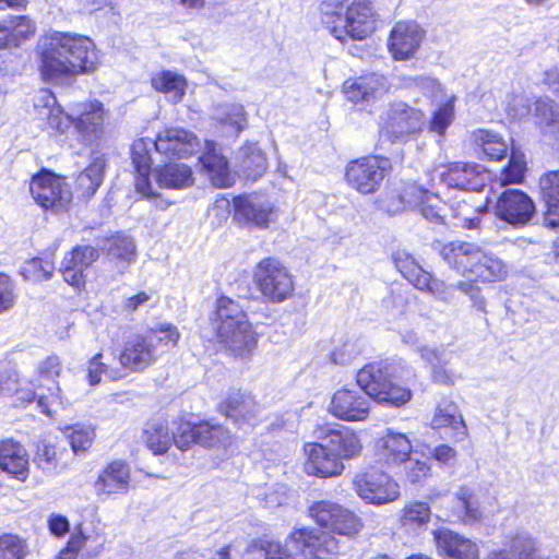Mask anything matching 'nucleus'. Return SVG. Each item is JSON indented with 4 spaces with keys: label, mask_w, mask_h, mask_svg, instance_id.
Instances as JSON below:
<instances>
[{
    "label": "nucleus",
    "mask_w": 559,
    "mask_h": 559,
    "mask_svg": "<svg viewBox=\"0 0 559 559\" xmlns=\"http://www.w3.org/2000/svg\"><path fill=\"white\" fill-rule=\"evenodd\" d=\"M392 261L397 271L416 288L426 286L427 274L416 260L405 250H397L392 254Z\"/></svg>",
    "instance_id": "obj_47"
},
{
    "label": "nucleus",
    "mask_w": 559,
    "mask_h": 559,
    "mask_svg": "<svg viewBox=\"0 0 559 559\" xmlns=\"http://www.w3.org/2000/svg\"><path fill=\"white\" fill-rule=\"evenodd\" d=\"M426 286H418L417 289L424 290L432 295L436 299L451 302L454 298V285H449L445 282L435 278L432 274H427Z\"/></svg>",
    "instance_id": "obj_55"
},
{
    "label": "nucleus",
    "mask_w": 559,
    "mask_h": 559,
    "mask_svg": "<svg viewBox=\"0 0 559 559\" xmlns=\"http://www.w3.org/2000/svg\"><path fill=\"white\" fill-rule=\"evenodd\" d=\"M369 399L358 390L342 389L334 393L329 411L338 419L358 421L367 418Z\"/></svg>",
    "instance_id": "obj_24"
},
{
    "label": "nucleus",
    "mask_w": 559,
    "mask_h": 559,
    "mask_svg": "<svg viewBox=\"0 0 559 559\" xmlns=\"http://www.w3.org/2000/svg\"><path fill=\"white\" fill-rule=\"evenodd\" d=\"M99 61L93 40L86 36L50 32L40 53V72L45 80L88 73Z\"/></svg>",
    "instance_id": "obj_1"
},
{
    "label": "nucleus",
    "mask_w": 559,
    "mask_h": 559,
    "mask_svg": "<svg viewBox=\"0 0 559 559\" xmlns=\"http://www.w3.org/2000/svg\"><path fill=\"white\" fill-rule=\"evenodd\" d=\"M180 338L178 329L171 324H160L142 334L127 338L119 355L121 368L140 372L152 366L157 358L175 348Z\"/></svg>",
    "instance_id": "obj_5"
},
{
    "label": "nucleus",
    "mask_w": 559,
    "mask_h": 559,
    "mask_svg": "<svg viewBox=\"0 0 559 559\" xmlns=\"http://www.w3.org/2000/svg\"><path fill=\"white\" fill-rule=\"evenodd\" d=\"M16 300L15 285L4 273H0V313L13 308Z\"/></svg>",
    "instance_id": "obj_59"
},
{
    "label": "nucleus",
    "mask_w": 559,
    "mask_h": 559,
    "mask_svg": "<svg viewBox=\"0 0 559 559\" xmlns=\"http://www.w3.org/2000/svg\"><path fill=\"white\" fill-rule=\"evenodd\" d=\"M412 442L406 435L388 430L377 443V455L388 465H400L412 453Z\"/></svg>",
    "instance_id": "obj_32"
},
{
    "label": "nucleus",
    "mask_w": 559,
    "mask_h": 559,
    "mask_svg": "<svg viewBox=\"0 0 559 559\" xmlns=\"http://www.w3.org/2000/svg\"><path fill=\"white\" fill-rule=\"evenodd\" d=\"M440 203L439 199L435 200H425L418 206L420 214L429 222L441 224L443 223L444 215L441 213L442 209L438 206Z\"/></svg>",
    "instance_id": "obj_63"
},
{
    "label": "nucleus",
    "mask_w": 559,
    "mask_h": 559,
    "mask_svg": "<svg viewBox=\"0 0 559 559\" xmlns=\"http://www.w3.org/2000/svg\"><path fill=\"white\" fill-rule=\"evenodd\" d=\"M309 514L322 527L338 535L352 536L360 530L359 519L349 510L331 501H318L309 508Z\"/></svg>",
    "instance_id": "obj_17"
},
{
    "label": "nucleus",
    "mask_w": 559,
    "mask_h": 559,
    "mask_svg": "<svg viewBox=\"0 0 559 559\" xmlns=\"http://www.w3.org/2000/svg\"><path fill=\"white\" fill-rule=\"evenodd\" d=\"M316 433L318 440L324 441L328 449L341 462L354 459L361 451L362 447L358 436L347 427H321Z\"/></svg>",
    "instance_id": "obj_25"
},
{
    "label": "nucleus",
    "mask_w": 559,
    "mask_h": 559,
    "mask_svg": "<svg viewBox=\"0 0 559 559\" xmlns=\"http://www.w3.org/2000/svg\"><path fill=\"white\" fill-rule=\"evenodd\" d=\"M143 442L154 454L167 452L173 444L171 432L166 420L153 419L146 423L142 433Z\"/></svg>",
    "instance_id": "obj_43"
},
{
    "label": "nucleus",
    "mask_w": 559,
    "mask_h": 559,
    "mask_svg": "<svg viewBox=\"0 0 559 559\" xmlns=\"http://www.w3.org/2000/svg\"><path fill=\"white\" fill-rule=\"evenodd\" d=\"M405 463V477L412 484H420L430 475V466L426 461L412 459L411 455Z\"/></svg>",
    "instance_id": "obj_58"
},
{
    "label": "nucleus",
    "mask_w": 559,
    "mask_h": 559,
    "mask_svg": "<svg viewBox=\"0 0 559 559\" xmlns=\"http://www.w3.org/2000/svg\"><path fill=\"white\" fill-rule=\"evenodd\" d=\"M130 469L123 461L111 462L95 481L97 495L110 496L129 489Z\"/></svg>",
    "instance_id": "obj_34"
},
{
    "label": "nucleus",
    "mask_w": 559,
    "mask_h": 559,
    "mask_svg": "<svg viewBox=\"0 0 559 559\" xmlns=\"http://www.w3.org/2000/svg\"><path fill=\"white\" fill-rule=\"evenodd\" d=\"M433 429L451 428L453 430L452 438L455 441H462L467 436V428L457 405L450 400H442L435 412L431 420Z\"/></svg>",
    "instance_id": "obj_36"
},
{
    "label": "nucleus",
    "mask_w": 559,
    "mask_h": 559,
    "mask_svg": "<svg viewBox=\"0 0 559 559\" xmlns=\"http://www.w3.org/2000/svg\"><path fill=\"white\" fill-rule=\"evenodd\" d=\"M90 165L76 178V188L82 197L90 198L95 194L103 182L106 160L104 154L92 151Z\"/></svg>",
    "instance_id": "obj_39"
},
{
    "label": "nucleus",
    "mask_w": 559,
    "mask_h": 559,
    "mask_svg": "<svg viewBox=\"0 0 559 559\" xmlns=\"http://www.w3.org/2000/svg\"><path fill=\"white\" fill-rule=\"evenodd\" d=\"M239 167L247 178L257 180L267 168L266 158L257 144H246L238 152Z\"/></svg>",
    "instance_id": "obj_45"
},
{
    "label": "nucleus",
    "mask_w": 559,
    "mask_h": 559,
    "mask_svg": "<svg viewBox=\"0 0 559 559\" xmlns=\"http://www.w3.org/2000/svg\"><path fill=\"white\" fill-rule=\"evenodd\" d=\"M356 493L367 503L382 506L399 499L400 485L376 468L357 474L353 479Z\"/></svg>",
    "instance_id": "obj_12"
},
{
    "label": "nucleus",
    "mask_w": 559,
    "mask_h": 559,
    "mask_svg": "<svg viewBox=\"0 0 559 559\" xmlns=\"http://www.w3.org/2000/svg\"><path fill=\"white\" fill-rule=\"evenodd\" d=\"M5 24L13 47L20 46L22 41L28 39L35 33V24L27 16H15L5 20Z\"/></svg>",
    "instance_id": "obj_53"
},
{
    "label": "nucleus",
    "mask_w": 559,
    "mask_h": 559,
    "mask_svg": "<svg viewBox=\"0 0 559 559\" xmlns=\"http://www.w3.org/2000/svg\"><path fill=\"white\" fill-rule=\"evenodd\" d=\"M155 148V141L148 138L135 140L131 145V158L135 169L136 191L146 198H157L153 193L150 182V170L152 166L151 150Z\"/></svg>",
    "instance_id": "obj_28"
},
{
    "label": "nucleus",
    "mask_w": 559,
    "mask_h": 559,
    "mask_svg": "<svg viewBox=\"0 0 559 559\" xmlns=\"http://www.w3.org/2000/svg\"><path fill=\"white\" fill-rule=\"evenodd\" d=\"M454 217L462 221V227L466 228H475L479 222L478 216L472 215L480 213L481 210L479 207L472 206L466 201L459 202L456 206L452 207Z\"/></svg>",
    "instance_id": "obj_60"
},
{
    "label": "nucleus",
    "mask_w": 559,
    "mask_h": 559,
    "mask_svg": "<svg viewBox=\"0 0 559 559\" xmlns=\"http://www.w3.org/2000/svg\"><path fill=\"white\" fill-rule=\"evenodd\" d=\"M234 219L242 227L267 228L274 222L276 212L274 205L257 194H246L234 198Z\"/></svg>",
    "instance_id": "obj_16"
},
{
    "label": "nucleus",
    "mask_w": 559,
    "mask_h": 559,
    "mask_svg": "<svg viewBox=\"0 0 559 559\" xmlns=\"http://www.w3.org/2000/svg\"><path fill=\"white\" fill-rule=\"evenodd\" d=\"M424 34L415 22H400L391 31L389 50L396 60H406L419 48Z\"/></svg>",
    "instance_id": "obj_26"
},
{
    "label": "nucleus",
    "mask_w": 559,
    "mask_h": 559,
    "mask_svg": "<svg viewBox=\"0 0 559 559\" xmlns=\"http://www.w3.org/2000/svg\"><path fill=\"white\" fill-rule=\"evenodd\" d=\"M438 552L444 559H478V546L472 539L450 530L433 533Z\"/></svg>",
    "instance_id": "obj_27"
},
{
    "label": "nucleus",
    "mask_w": 559,
    "mask_h": 559,
    "mask_svg": "<svg viewBox=\"0 0 559 559\" xmlns=\"http://www.w3.org/2000/svg\"><path fill=\"white\" fill-rule=\"evenodd\" d=\"M19 372L10 362H0V395H12L19 391Z\"/></svg>",
    "instance_id": "obj_56"
},
{
    "label": "nucleus",
    "mask_w": 559,
    "mask_h": 559,
    "mask_svg": "<svg viewBox=\"0 0 559 559\" xmlns=\"http://www.w3.org/2000/svg\"><path fill=\"white\" fill-rule=\"evenodd\" d=\"M201 163L207 169L214 186L219 188L229 187L233 178L229 171L228 162L225 156L216 151V143L205 142V151L200 157Z\"/></svg>",
    "instance_id": "obj_37"
},
{
    "label": "nucleus",
    "mask_w": 559,
    "mask_h": 559,
    "mask_svg": "<svg viewBox=\"0 0 559 559\" xmlns=\"http://www.w3.org/2000/svg\"><path fill=\"white\" fill-rule=\"evenodd\" d=\"M338 542L330 532L299 528L286 539L284 546L277 542L252 543L248 546L243 559H324L337 554Z\"/></svg>",
    "instance_id": "obj_4"
},
{
    "label": "nucleus",
    "mask_w": 559,
    "mask_h": 559,
    "mask_svg": "<svg viewBox=\"0 0 559 559\" xmlns=\"http://www.w3.org/2000/svg\"><path fill=\"white\" fill-rule=\"evenodd\" d=\"M98 251L91 246H78L61 262L60 272L63 280L79 287L83 284L84 271L98 259Z\"/></svg>",
    "instance_id": "obj_29"
},
{
    "label": "nucleus",
    "mask_w": 559,
    "mask_h": 559,
    "mask_svg": "<svg viewBox=\"0 0 559 559\" xmlns=\"http://www.w3.org/2000/svg\"><path fill=\"white\" fill-rule=\"evenodd\" d=\"M29 191L39 206L53 212L64 210L72 198L64 180L48 170L33 176L29 182Z\"/></svg>",
    "instance_id": "obj_15"
},
{
    "label": "nucleus",
    "mask_w": 559,
    "mask_h": 559,
    "mask_svg": "<svg viewBox=\"0 0 559 559\" xmlns=\"http://www.w3.org/2000/svg\"><path fill=\"white\" fill-rule=\"evenodd\" d=\"M94 437V430L87 427L71 428L67 435L73 454L85 452L93 443Z\"/></svg>",
    "instance_id": "obj_57"
},
{
    "label": "nucleus",
    "mask_w": 559,
    "mask_h": 559,
    "mask_svg": "<svg viewBox=\"0 0 559 559\" xmlns=\"http://www.w3.org/2000/svg\"><path fill=\"white\" fill-rule=\"evenodd\" d=\"M438 175L448 188L463 191H480L487 180L484 167L477 164L452 163L443 167Z\"/></svg>",
    "instance_id": "obj_21"
},
{
    "label": "nucleus",
    "mask_w": 559,
    "mask_h": 559,
    "mask_svg": "<svg viewBox=\"0 0 559 559\" xmlns=\"http://www.w3.org/2000/svg\"><path fill=\"white\" fill-rule=\"evenodd\" d=\"M27 544L16 535L0 536V559H24L27 555Z\"/></svg>",
    "instance_id": "obj_54"
},
{
    "label": "nucleus",
    "mask_w": 559,
    "mask_h": 559,
    "mask_svg": "<svg viewBox=\"0 0 559 559\" xmlns=\"http://www.w3.org/2000/svg\"><path fill=\"white\" fill-rule=\"evenodd\" d=\"M215 118L222 124H228L239 133L246 123V115L243 107L239 104H225L217 106L215 109Z\"/></svg>",
    "instance_id": "obj_50"
},
{
    "label": "nucleus",
    "mask_w": 559,
    "mask_h": 559,
    "mask_svg": "<svg viewBox=\"0 0 559 559\" xmlns=\"http://www.w3.org/2000/svg\"><path fill=\"white\" fill-rule=\"evenodd\" d=\"M173 443L185 451L192 444L198 443L203 447L223 445L230 443V433L221 425H211L209 421L192 424L190 421H180L176 431L171 432Z\"/></svg>",
    "instance_id": "obj_13"
},
{
    "label": "nucleus",
    "mask_w": 559,
    "mask_h": 559,
    "mask_svg": "<svg viewBox=\"0 0 559 559\" xmlns=\"http://www.w3.org/2000/svg\"><path fill=\"white\" fill-rule=\"evenodd\" d=\"M67 455L68 451L64 448L40 441L37 444L34 462L47 475H59L70 466L64 457Z\"/></svg>",
    "instance_id": "obj_38"
},
{
    "label": "nucleus",
    "mask_w": 559,
    "mask_h": 559,
    "mask_svg": "<svg viewBox=\"0 0 559 559\" xmlns=\"http://www.w3.org/2000/svg\"><path fill=\"white\" fill-rule=\"evenodd\" d=\"M210 321L217 343L231 356L246 358L255 349L258 333L237 301L219 297Z\"/></svg>",
    "instance_id": "obj_3"
},
{
    "label": "nucleus",
    "mask_w": 559,
    "mask_h": 559,
    "mask_svg": "<svg viewBox=\"0 0 559 559\" xmlns=\"http://www.w3.org/2000/svg\"><path fill=\"white\" fill-rule=\"evenodd\" d=\"M108 257L122 273L135 258V245L131 237L117 235L109 240Z\"/></svg>",
    "instance_id": "obj_48"
},
{
    "label": "nucleus",
    "mask_w": 559,
    "mask_h": 559,
    "mask_svg": "<svg viewBox=\"0 0 559 559\" xmlns=\"http://www.w3.org/2000/svg\"><path fill=\"white\" fill-rule=\"evenodd\" d=\"M390 365L378 361L364 366L356 374V381L364 394L379 404L400 407L406 404L412 392L392 380Z\"/></svg>",
    "instance_id": "obj_8"
},
{
    "label": "nucleus",
    "mask_w": 559,
    "mask_h": 559,
    "mask_svg": "<svg viewBox=\"0 0 559 559\" xmlns=\"http://www.w3.org/2000/svg\"><path fill=\"white\" fill-rule=\"evenodd\" d=\"M61 371L62 365L59 357L56 355L48 356L38 364L36 376L32 381L35 390L27 394V400L37 399L41 412L49 416L67 403L58 382Z\"/></svg>",
    "instance_id": "obj_9"
},
{
    "label": "nucleus",
    "mask_w": 559,
    "mask_h": 559,
    "mask_svg": "<svg viewBox=\"0 0 559 559\" xmlns=\"http://www.w3.org/2000/svg\"><path fill=\"white\" fill-rule=\"evenodd\" d=\"M390 90L386 78L379 73H369L348 79L343 84L346 99L361 108H367L380 100Z\"/></svg>",
    "instance_id": "obj_18"
},
{
    "label": "nucleus",
    "mask_w": 559,
    "mask_h": 559,
    "mask_svg": "<svg viewBox=\"0 0 559 559\" xmlns=\"http://www.w3.org/2000/svg\"><path fill=\"white\" fill-rule=\"evenodd\" d=\"M151 84L155 91L163 93L166 99L173 104L182 100L187 88L186 78L169 70L154 74Z\"/></svg>",
    "instance_id": "obj_41"
},
{
    "label": "nucleus",
    "mask_w": 559,
    "mask_h": 559,
    "mask_svg": "<svg viewBox=\"0 0 559 559\" xmlns=\"http://www.w3.org/2000/svg\"><path fill=\"white\" fill-rule=\"evenodd\" d=\"M307 460L304 469L308 475L321 478L340 476L344 471V464L333 454L324 441L308 442L304 445Z\"/></svg>",
    "instance_id": "obj_22"
},
{
    "label": "nucleus",
    "mask_w": 559,
    "mask_h": 559,
    "mask_svg": "<svg viewBox=\"0 0 559 559\" xmlns=\"http://www.w3.org/2000/svg\"><path fill=\"white\" fill-rule=\"evenodd\" d=\"M525 166L522 160L511 157L508 166L502 173L503 183H518L521 182L524 176Z\"/></svg>",
    "instance_id": "obj_62"
},
{
    "label": "nucleus",
    "mask_w": 559,
    "mask_h": 559,
    "mask_svg": "<svg viewBox=\"0 0 559 559\" xmlns=\"http://www.w3.org/2000/svg\"><path fill=\"white\" fill-rule=\"evenodd\" d=\"M542 200L545 203V223L551 228L559 227V169L539 178Z\"/></svg>",
    "instance_id": "obj_35"
},
{
    "label": "nucleus",
    "mask_w": 559,
    "mask_h": 559,
    "mask_svg": "<svg viewBox=\"0 0 559 559\" xmlns=\"http://www.w3.org/2000/svg\"><path fill=\"white\" fill-rule=\"evenodd\" d=\"M381 119V131L392 142L409 140L423 131L425 123L424 112L403 102L391 104Z\"/></svg>",
    "instance_id": "obj_11"
},
{
    "label": "nucleus",
    "mask_w": 559,
    "mask_h": 559,
    "mask_svg": "<svg viewBox=\"0 0 559 559\" xmlns=\"http://www.w3.org/2000/svg\"><path fill=\"white\" fill-rule=\"evenodd\" d=\"M407 86L418 87L427 97L433 100L437 99L442 92L440 82L430 76L412 78Z\"/></svg>",
    "instance_id": "obj_61"
},
{
    "label": "nucleus",
    "mask_w": 559,
    "mask_h": 559,
    "mask_svg": "<svg viewBox=\"0 0 559 559\" xmlns=\"http://www.w3.org/2000/svg\"><path fill=\"white\" fill-rule=\"evenodd\" d=\"M25 270L32 271L38 280H49L55 267L52 262L36 258L26 263Z\"/></svg>",
    "instance_id": "obj_64"
},
{
    "label": "nucleus",
    "mask_w": 559,
    "mask_h": 559,
    "mask_svg": "<svg viewBox=\"0 0 559 559\" xmlns=\"http://www.w3.org/2000/svg\"><path fill=\"white\" fill-rule=\"evenodd\" d=\"M459 502V518L467 525L481 522L486 516L495 513L496 498L488 489L461 487L456 492Z\"/></svg>",
    "instance_id": "obj_19"
},
{
    "label": "nucleus",
    "mask_w": 559,
    "mask_h": 559,
    "mask_svg": "<svg viewBox=\"0 0 559 559\" xmlns=\"http://www.w3.org/2000/svg\"><path fill=\"white\" fill-rule=\"evenodd\" d=\"M471 140L476 147L481 148L490 159L500 160L507 156L508 144L496 132L477 129L471 133Z\"/></svg>",
    "instance_id": "obj_46"
},
{
    "label": "nucleus",
    "mask_w": 559,
    "mask_h": 559,
    "mask_svg": "<svg viewBox=\"0 0 559 559\" xmlns=\"http://www.w3.org/2000/svg\"><path fill=\"white\" fill-rule=\"evenodd\" d=\"M337 7H321V12L326 29L341 43H345L347 38L365 39L374 31V13L369 0H355L345 16L335 11Z\"/></svg>",
    "instance_id": "obj_7"
},
{
    "label": "nucleus",
    "mask_w": 559,
    "mask_h": 559,
    "mask_svg": "<svg viewBox=\"0 0 559 559\" xmlns=\"http://www.w3.org/2000/svg\"><path fill=\"white\" fill-rule=\"evenodd\" d=\"M430 508L425 502H412L404 507L401 523L406 528L420 527L428 523Z\"/></svg>",
    "instance_id": "obj_51"
},
{
    "label": "nucleus",
    "mask_w": 559,
    "mask_h": 559,
    "mask_svg": "<svg viewBox=\"0 0 559 559\" xmlns=\"http://www.w3.org/2000/svg\"><path fill=\"white\" fill-rule=\"evenodd\" d=\"M34 110L41 126L48 129L64 132L70 124H74L85 144L97 142L104 134L105 110L100 102L82 104L73 108L71 114H66L50 91L40 90L34 98Z\"/></svg>",
    "instance_id": "obj_2"
},
{
    "label": "nucleus",
    "mask_w": 559,
    "mask_h": 559,
    "mask_svg": "<svg viewBox=\"0 0 559 559\" xmlns=\"http://www.w3.org/2000/svg\"><path fill=\"white\" fill-rule=\"evenodd\" d=\"M536 542L526 532L519 531L504 537L503 548L492 551L487 559H536Z\"/></svg>",
    "instance_id": "obj_33"
},
{
    "label": "nucleus",
    "mask_w": 559,
    "mask_h": 559,
    "mask_svg": "<svg viewBox=\"0 0 559 559\" xmlns=\"http://www.w3.org/2000/svg\"><path fill=\"white\" fill-rule=\"evenodd\" d=\"M454 119V97L440 105L429 121V131L443 135Z\"/></svg>",
    "instance_id": "obj_52"
},
{
    "label": "nucleus",
    "mask_w": 559,
    "mask_h": 559,
    "mask_svg": "<svg viewBox=\"0 0 559 559\" xmlns=\"http://www.w3.org/2000/svg\"><path fill=\"white\" fill-rule=\"evenodd\" d=\"M534 122L544 134L559 132V105L549 98H539L533 108Z\"/></svg>",
    "instance_id": "obj_44"
},
{
    "label": "nucleus",
    "mask_w": 559,
    "mask_h": 559,
    "mask_svg": "<svg viewBox=\"0 0 559 559\" xmlns=\"http://www.w3.org/2000/svg\"><path fill=\"white\" fill-rule=\"evenodd\" d=\"M440 254L450 267L481 282L500 281L508 273V266L500 258L471 242L441 245Z\"/></svg>",
    "instance_id": "obj_6"
},
{
    "label": "nucleus",
    "mask_w": 559,
    "mask_h": 559,
    "mask_svg": "<svg viewBox=\"0 0 559 559\" xmlns=\"http://www.w3.org/2000/svg\"><path fill=\"white\" fill-rule=\"evenodd\" d=\"M201 148L199 139L182 128H169L160 132L155 140V150L173 158H187Z\"/></svg>",
    "instance_id": "obj_23"
},
{
    "label": "nucleus",
    "mask_w": 559,
    "mask_h": 559,
    "mask_svg": "<svg viewBox=\"0 0 559 559\" xmlns=\"http://www.w3.org/2000/svg\"><path fill=\"white\" fill-rule=\"evenodd\" d=\"M102 359L103 355L98 353L90 360L87 376L91 385L98 384L103 377L109 381H116L123 377L122 369L110 367Z\"/></svg>",
    "instance_id": "obj_49"
},
{
    "label": "nucleus",
    "mask_w": 559,
    "mask_h": 559,
    "mask_svg": "<svg viewBox=\"0 0 559 559\" xmlns=\"http://www.w3.org/2000/svg\"><path fill=\"white\" fill-rule=\"evenodd\" d=\"M255 281L261 294L274 302L287 299L294 290L287 269L274 258H266L258 264Z\"/></svg>",
    "instance_id": "obj_14"
},
{
    "label": "nucleus",
    "mask_w": 559,
    "mask_h": 559,
    "mask_svg": "<svg viewBox=\"0 0 559 559\" xmlns=\"http://www.w3.org/2000/svg\"><path fill=\"white\" fill-rule=\"evenodd\" d=\"M496 215L514 227L525 226L535 214L533 200L519 189H508L498 199Z\"/></svg>",
    "instance_id": "obj_20"
},
{
    "label": "nucleus",
    "mask_w": 559,
    "mask_h": 559,
    "mask_svg": "<svg viewBox=\"0 0 559 559\" xmlns=\"http://www.w3.org/2000/svg\"><path fill=\"white\" fill-rule=\"evenodd\" d=\"M28 454L19 442L7 439L0 442V468L19 480L28 476Z\"/></svg>",
    "instance_id": "obj_31"
},
{
    "label": "nucleus",
    "mask_w": 559,
    "mask_h": 559,
    "mask_svg": "<svg viewBox=\"0 0 559 559\" xmlns=\"http://www.w3.org/2000/svg\"><path fill=\"white\" fill-rule=\"evenodd\" d=\"M222 412L239 428L253 427L259 420V405L249 394L233 393L221 405Z\"/></svg>",
    "instance_id": "obj_30"
},
{
    "label": "nucleus",
    "mask_w": 559,
    "mask_h": 559,
    "mask_svg": "<svg viewBox=\"0 0 559 559\" xmlns=\"http://www.w3.org/2000/svg\"><path fill=\"white\" fill-rule=\"evenodd\" d=\"M390 168L391 163L386 157L365 156L347 164L345 180L357 192L371 194L379 190Z\"/></svg>",
    "instance_id": "obj_10"
},
{
    "label": "nucleus",
    "mask_w": 559,
    "mask_h": 559,
    "mask_svg": "<svg viewBox=\"0 0 559 559\" xmlns=\"http://www.w3.org/2000/svg\"><path fill=\"white\" fill-rule=\"evenodd\" d=\"M425 200L437 201V197L416 183H408L401 192L391 197L386 211L394 214L406 209L418 207Z\"/></svg>",
    "instance_id": "obj_42"
},
{
    "label": "nucleus",
    "mask_w": 559,
    "mask_h": 559,
    "mask_svg": "<svg viewBox=\"0 0 559 559\" xmlns=\"http://www.w3.org/2000/svg\"><path fill=\"white\" fill-rule=\"evenodd\" d=\"M159 188L185 189L193 183L192 170L185 164L169 163L154 169Z\"/></svg>",
    "instance_id": "obj_40"
}]
</instances>
